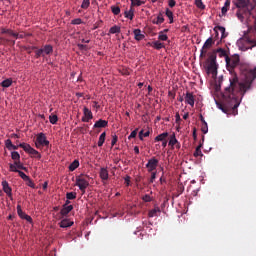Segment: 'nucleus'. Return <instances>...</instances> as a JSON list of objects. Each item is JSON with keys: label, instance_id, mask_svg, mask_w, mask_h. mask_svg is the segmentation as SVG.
<instances>
[{"label": "nucleus", "instance_id": "nucleus-31", "mask_svg": "<svg viewBox=\"0 0 256 256\" xmlns=\"http://www.w3.org/2000/svg\"><path fill=\"white\" fill-rule=\"evenodd\" d=\"M105 139H106V132H102V134L99 137L98 147H102L104 145Z\"/></svg>", "mask_w": 256, "mask_h": 256}, {"label": "nucleus", "instance_id": "nucleus-5", "mask_svg": "<svg viewBox=\"0 0 256 256\" xmlns=\"http://www.w3.org/2000/svg\"><path fill=\"white\" fill-rule=\"evenodd\" d=\"M18 147L23 148V150L26 151V153H28L31 156H34L35 158H42V154H40L38 150H35V148H33V146H31L29 143H20Z\"/></svg>", "mask_w": 256, "mask_h": 256}, {"label": "nucleus", "instance_id": "nucleus-38", "mask_svg": "<svg viewBox=\"0 0 256 256\" xmlns=\"http://www.w3.org/2000/svg\"><path fill=\"white\" fill-rule=\"evenodd\" d=\"M110 33H121V27L118 25H114L113 27L110 28L109 30Z\"/></svg>", "mask_w": 256, "mask_h": 256}, {"label": "nucleus", "instance_id": "nucleus-22", "mask_svg": "<svg viewBox=\"0 0 256 256\" xmlns=\"http://www.w3.org/2000/svg\"><path fill=\"white\" fill-rule=\"evenodd\" d=\"M231 0H226L223 8H221L222 16H226L228 9L230 8Z\"/></svg>", "mask_w": 256, "mask_h": 256}, {"label": "nucleus", "instance_id": "nucleus-14", "mask_svg": "<svg viewBox=\"0 0 256 256\" xmlns=\"http://www.w3.org/2000/svg\"><path fill=\"white\" fill-rule=\"evenodd\" d=\"M73 209H74V206H67L66 204H64V206L60 210V214L62 215V217H65L69 215V212L73 211Z\"/></svg>", "mask_w": 256, "mask_h": 256}, {"label": "nucleus", "instance_id": "nucleus-20", "mask_svg": "<svg viewBox=\"0 0 256 256\" xmlns=\"http://www.w3.org/2000/svg\"><path fill=\"white\" fill-rule=\"evenodd\" d=\"M134 13H135V10L131 4L130 9L124 12V16L127 17V19H130V21H133Z\"/></svg>", "mask_w": 256, "mask_h": 256}, {"label": "nucleus", "instance_id": "nucleus-63", "mask_svg": "<svg viewBox=\"0 0 256 256\" xmlns=\"http://www.w3.org/2000/svg\"><path fill=\"white\" fill-rule=\"evenodd\" d=\"M93 107L96 108V110H99V108H101V106L99 105V103L96 102V101L93 102Z\"/></svg>", "mask_w": 256, "mask_h": 256}, {"label": "nucleus", "instance_id": "nucleus-59", "mask_svg": "<svg viewBox=\"0 0 256 256\" xmlns=\"http://www.w3.org/2000/svg\"><path fill=\"white\" fill-rule=\"evenodd\" d=\"M10 171L11 172H18L17 166L14 162V164H10Z\"/></svg>", "mask_w": 256, "mask_h": 256}, {"label": "nucleus", "instance_id": "nucleus-52", "mask_svg": "<svg viewBox=\"0 0 256 256\" xmlns=\"http://www.w3.org/2000/svg\"><path fill=\"white\" fill-rule=\"evenodd\" d=\"M78 48L81 51H87V49H89V46H87V44H78Z\"/></svg>", "mask_w": 256, "mask_h": 256}, {"label": "nucleus", "instance_id": "nucleus-23", "mask_svg": "<svg viewBox=\"0 0 256 256\" xmlns=\"http://www.w3.org/2000/svg\"><path fill=\"white\" fill-rule=\"evenodd\" d=\"M148 45H151L154 49H162L165 48L164 43H161V41H152V43H148Z\"/></svg>", "mask_w": 256, "mask_h": 256}, {"label": "nucleus", "instance_id": "nucleus-60", "mask_svg": "<svg viewBox=\"0 0 256 256\" xmlns=\"http://www.w3.org/2000/svg\"><path fill=\"white\" fill-rule=\"evenodd\" d=\"M219 28H217L216 30H214V32H215V36H214V38H213V41H214V43H215V41L219 38Z\"/></svg>", "mask_w": 256, "mask_h": 256}, {"label": "nucleus", "instance_id": "nucleus-29", "mask_svg": "<svg viewBox=\"0 0 256 256\" xmlns=\"http://www.w3.org/2000/svg\"><path fill=\"white\" fill-rule=\"evenodd\" d=\"M215 52L219 53L220 57H225V61H227L228 54H227V51H225V49L218 48V49H216Z\"/></svg>", "mask_w": 256, "mask_h": 256}, {"label": "nucleus", "instance_id": "nucleus-7", "mask_svg": "<svg viewBox=\"0 0 256 256\" xmlns=\"http://www.w3.org/2000/svg\"><path fill=\"white\" fill-rule=\"evenodd\" d=\"M50 142L47 140L46 135L43 132H40L36 137L35 147L41 148V147H49Z\"/></svg>", "mask_w": 256, "mask_h": 256}, {"label": "nucleus", "instance_id": "nucleus-4", "mask_svg": "<svg viewBox=\"0 0 256 256\" xmlns=\"http://www.w3.org/2000/svg\"><path fill=\"white\" fill-rule=\"evenodd\" d=\"M32 49H36L35 51V57L36 59H39L40 57H44L45 54L49 56L50 54L53 53V46L52 44H45L43 48L38 49L37 46H32Z\"/></svg>", "mask_w": 256, "mask_h": 256}, {"label": "nucleus", "instance_id": "nucleus-39", "mask_svg": "<svg viewBox=\"0 0 256 256\" xmlns=\"http://www.w3.org/2000/svg\"><path fill=\"white\" fill-rule=\"evenodd\" d=\"M111 11L116 16L121 13V8L119 6H111Z\"/></svg>", "mask_w": 256, "mask_h": 256}, {"label": "nucleus", "instance_id": "nucleus-32", "mask_svg": "<svg viewBox=\"0 0 256 256\" xmlns=\"http://www.w3.org/2000/svg\"><path fill=\"white\" fill-rule=\"evenodd\" d=\"M11 158L14 160V163H17V161L21 159L20 153H18V151H12Z\"/></svg>", "mask_w": 256, "mask_h": 256}, {"label": "nucleus", "instance_id": "nucleus-13", "mask_svg": "<svg viewBox=\"0 0 256 256\" xmlns=\"http://www.w3.org/2000/svg\"><path fill=\"white\" fill-rule=\"evenodd\" d=\"M185 102H186V104L191 105V107H194V105H195V96H193L192 92H186Z\"/></svg>", "mask_w": 256, "mask_h": 256}, {"label": "nucleus", "instance_id": "nucleus-49", "mask_svg": "<svg viewBox=\"0 0 256 256\" xmlns=\"http://www.w3.org/2000/svg\"><path fill=\"white\" fill-rule=\"evenodd\" d=\"M201 131L203 132V134H207V132H208V123H206V121L202 124Z\"/></svg>", "mask_w": 256, "mask_h": 256}, {"label": "nucleus", "instance_id": "nucleus-43", "mask_svg": "<svg viewBox=\"0 0 256 256\" xmlns=\"http://www.w3.org/2000/svg\"><path fill=\"white\" fill-rule=\"evenodd\" d=\"M90 5H91V1L90 0H83L82 4H81V8L82 9H87V8H89Z\"/></svg>", "mask_w": 256, "mask_h": 256}, {"label": "nucleus", "instance_id": "nucleus-46", "mask_svg": "<svg viewBox=\"0 0 256 256\" xmlns=\"http://www.w3.org/2000/svg\"><path fill=\"white\" fill-rule=\"evenodd\" d=\"M17 173L20 175V178L25 180V182H27L28 179V175L25 174V172H23V170H17Z\"/></svg>", "mask_w": 256, "mask_h": 256}, {"label": "nucleus", "instance_id": "nucleus-64", "mask_svg": "<svg viewBox=\"0 0 256 256\" xmlns=\"http://www.w3.org/2000/svg\"><path fill=\"white\" fill-rule=\"evenodd\" d=\"M9 40H7L6 38H3L2 36H0V45H3L5 42H8Z\"/></svg>", "mask_w": 256, "mask_h": 256}, {"label": "nucleus", "instance_id": "nucleus-2", "mask_svg": "<svg viewBox=\"0 0 256 256\" xmlns=\"http://www.w3.org/2000/svg\"><path fill=\"white\" fill-rule=\"evenodd\" d=\"M234 5L238 9L236 12V16L240 21H244V19H249L252 15V11L255 8V4H253L250 0H234Z\"/></svg>", "mask_w": 256, "mask_h": 256}, {"label": "nucleus", "instance_id": "nucleus-42", "mask_svg": "<svg viewBox=\"0 0 256 256\" xmlns=\"http://www.w3.org/2000/svg\"><path fill=\"white\" fill-rule=\"evenodd\" d=\"M149 136H150V132L149 131H146V132L140 131L139 132V139L140 140H144V137H149Z\"/></svg>", "mask_w": 256, "mask_h": 256}, {"label": "nucleus", "instance_id": "nucleus-27", "mask_svg": "<svg viewBox=\"0 0 256 256\" xmlns=\"http://www.w3.org/2000/svg\"><path fill=\"white\" fill-rule=\"evenodd\" d=\"M202 147H203V143H200L198 146H196V150L194 151L195 158H198V156H203V153L201 151Z\"/></svg>", "mask_w": 256, "mask_h": 256}, {"label": "nucleus", "instance_id": "nucleus-36", "mask_svg": "<svg viewBox=\"0 0 256 256\" xmlns=\"http://www.w3.org/2000/svg\"><path fill=\"white\" fill-rule=\"evenodd\" d=\"M194 4L199 9H205L206 8L205 4L203 3V0H194Z\"/></svg>", "mask_w": 256, "mask_h": 256}, {"label": "nucleus", "instance_id": "nucleus-47", "mask_svg": "<svg viewBox=\"0 0 256 256\" xmlns=\"http://www.w3.org/2000/svg\"><path fill=\"white\" fill-rule=\"evenodd\" d=\"M142 200H143L145 203H151L152 198H151L150 194H145V195L142 197Z\"/></svg>", "mask_w": 256, "mask_h": 256}, {"label": "nucleus", "instance_id": "nucleus-58", "mask_svg": "<svg viewBox=\"0 0 256 256\" xmlns=\"http://www.w3.org/2000/svg\"><path fill=\"white\" fill-rule=\"evenodd\" d=\"M6 33H8V35H10L11 37H15L16 35V32H13L11 28H6Z\"/></svg>", "mask_w": 256, "mask_h": 256}, {"label": "nucleus", "instance_id": "nucleus-30", "mask_svg": "<svg viewBox=\"0 0 256 256\" xmlns=\"http://www.w3.org/2000/svg\"><path fill=\"white\" fill-rule=\"evenodd\" d=\"M15 166H16V169H18V171H20V169L22 171H27V167L23 166V163L20 161V159H18L16 162H15Z\"/></svg>", "mask_w": 256, "mask_h": 256}, {"label": "nucleus", "instance_id": "nucleus-45", "mask_svg": "<svg viewBox=\"0 0 256 256\" xmlns=\"http://www.w3.org/2000/svg\"><path fill=\"white\" fill-rule=\"evenodd\" d=\"M49 120L51 124H57V121L59 120L57 115H50Z\"/></svg>", "mask_w": 256, "mask_h": 256}, {"label": "nucleus", "instance_id": "nucleus-33", "mask_svg": "<svg viewBox=\"0 0 256 256\" xmlns=\"http://www.w3.org/2000/svg\"><path fill=\"white\" fill-rule=\"evenodd\" d=\"M20 219H24V220H26L29 223H33V218L30 217V215H28L25 212H23V210H22V215H21Z\"/></svg>", "mask_w": 256, "mask_h": 256}, {"label": "nucleus", "instance_id": "nucleus-37", "mask_svg": "<svg viewBox=\"0 0 256 256\" xmlns=\"http://www.w3.org/2000/svg\"><path fill=\"white\" fill-rule=\"evenodd\" d=\"M158 40H161V41H168V35L164 34V30H162L161 32H159Z\"/></svg>", "mask_w": 256, "mask_h": 256}, {"label": "nucleus", "instance_id": "nucleus-50", "mask_svg": "<svg viewBox=\"0 0 256 256\" xmlns=\"http://www.w3.org/2000/svg\"><path fill=\"white\" fill-rule=\"evenodd\" d=\"M5 145H6V148H8V150H12L13 143H12L11 139H7L5 141Z\"/></svg>", "mask_w": 256, "mask_h": 256}, {"label": "nucleus", "instance_id": "nucleus-6", "mask_svg": "<svg viewBox=\"0 0 256 256\" xmlns=\"http://www.w3.org/2000/svg\"><path fill=\"white\" fill-rule=\"evenodd\" d=\"M76 186L85 193L86 189L89 187V180L84 177V174H80L76 177Z\"/></svg>", "mask_w": 256, "mask_h": 256}, {"label": "nucleus", "instance_id": "nucleus-56", "mask_svg": "<svg viewBox=\"0 0 256 256\" xmlns=\"http://www.w3.org/2000/svg\"><path fill=\"white\" fill-rule=\"evenodd\" d=\"M124 180H125L126 186L129 187V185L131 184V177H130V175H126Z\"/></svg>", "mask_w": 256, "mask_h": 256}, {"label": "nucleus", "instance_id": "nucleus-3", "mask_svg": "<svg viewBox=\"0 0 256 256\" xmlns=\"http://www.w3.org/2000/svg\"><path fill=\"white\" fill-rule=\"evenodd\" d=\"M208 65H207V72L212 73L213 75L217 74V54L216 51L211 52L208 57Z\"/></svg>", "mask_w": 256, "mask_h": 256}, {"label": "nucleus", "instance_id": "nucleus-34", "mask_svg": "<svg viewBox=\"0 0 256 256\" xmlns=\"http://www.w3.org/2000/svg\"><path fill=\"white\" fill-rule=\"evenodd\" d=\"M161 210L159 209V207H156L155 209L149 210V217L153 218L156 217L158 212H160Z\"/></svg>", "mask_w": 256, "mask_h": 256}, {"label": "nucleus", "instance_id": "nucleus-54", "mask_svg": "<svg viewBox=\"0 0 256 256\" xmlns=\"http://www.w3.org/2000/svg\"><path fill=\"white\" fill-rule=\"evenodd\" d=\"M16 210H17V214L19 215V217L21 219L23 210H22V207L20 206V204H18V206L16 207Z\"/></svg>", "mask_w": 256, "mask_h": 256}, {"label": "nucleus", "instance_id": "nucleus-51", "mask_svg": "<svg viewBox=\"0 0 256 256\" xmlns=\"http://www.w3.org/2000/svg\"><path fill=\"white\" fill-rule=\"evenodd\" d=\"M137 132H138V129H135L134 131H132L128 137L129 140L131 139H135L136 136H137Z\"/></svg>", "mask_w": 256, "mask_h": 256}, {"label": "nucleus", "instance_id": "nucleus-17", "mask_svg": "<svg viewBox=\"0 0 256 256\" xmlns=\"http://www.w3.org/2000/svg\"><path fill=\"white\" fill-rule=\"evenodd\" d=\"M217 29L221 33V41L224 40V38L228 37V33L226 32L225 27H222L221 25H216V27H214V30H217Z\"/></svg>", "mask_w": 256, "mask_h": 256}, {"label": "nucleus", "instance_id": "nucleus-48", "mask_svg": "<svg viewBox=\"0 0 256 256\" xmlns=\"http://www.w3.org/2000/svg\"><path fill=\"white\" fill-rule=\"evenodd\" d=\"M156 177H157V171L154 170L151 172V178L149 179V183H153L154 180H156Z\"/></svg>", "mask_w": 256, "mask_h": 256}, {"label": "nucleus", "instance_id": "nucleus-53", "mask_svg": "<svg viewBox=\"0 0 256 256\" xmlns=\"http://www.w3.org/2000/svg\"><path fill=\"white\" fill-rule=\"evenodd\" d=\"M71 24L80 25V24H82V19L81 18L73 19Z\"/></svg>", "mask_w": 256, "mask_h": 256}, {"label": "nucleus", "instance_id": "nucleus-40", "mask_svg": "<svg viewBox=\"0 0 256 256\" xmlns=\"http://www.w3.org/2000/svg\"><path fill=\"white\" fill-rule=\"evenodd\" d=\"M132 7L134 8V6H141L144 5L145 1H141V0H130Z\"/></svg>", "mask_w": 256, "mask_h": 256}, {"label": "nucleus", "instance_id": "nucleus-9", "mask_svg": "<svg viewBox=\"0 0 256 256\" xmlns=\"http://www.w3.org/2000/svg\"><path fill=\"white\" fill-rule=\"evenodd\" d=\"M158 166H159V159H157L155 156L148 159L146 164V168L148 169V172L156 171Z\"/></svg>", "mask_w": 256, "mask_h": 256}, {"label": "nucleus", "instance_id": "nucleus-8", "mask_svg": "<svg viewBox=\"0 0 256 256\" xmlns=\"http://www.w3.org/2000/svg\"><path fill=\"white\" fill-rule=\"evenodd\" d=\"M254 22H255V29L253 30V32L250 33V35L245 36V38L243 39L244 41H246V43H248V45H250V49L256 46V17Z\"/></svg>", "mask_w": 256, "mask_h": 256}, {"label": "nucleus", "instance_id": "nucleus-16", "mask_svg": "<svg viewBox=\"0 0 256 256\" xmlns=\"http://www.w3.org/2000/svg\"><path fill=\"white\" fill-rule=\"evenodd\" d=\"M99 175H100V179H102V180L109 179V171L107 170L106 167H101Z\"/></svg>", "mask_w": 256, "mask_h": 256}, {"label": "nucleus", "instance_id": "nucleus-19", "mask_svg": "<svg viewBox=\"0 0 256 256\" xmlns=\"http://www.w3.org/2000/svg\"><path fill=\"white\" fill-rule=\"evenodd\" d=\"M134 37H135V40L141 41V40H144L145 35H143L140 28H135Z\"/></svg>", "mask_w": 256, "mask_h": 256}, {"label": "nucleus", "instance_id": "nucleus-12", "mask_svg": "<svg viewBox=\"0 0 256 256\" xmlns=\"http://www.w3.org/2000/svg\"><path fill=\"white\" fill-rule=\"evenodd\" d=\"M2 187H3V191H5L6 195H8V197L10 199H13L12 188L9 185V183L7 182V180H3Z\"/></svg>", "mask_w": 256, "mask_h": 256}, {"label": "nucleus", "instance_id": "nucleus-35", "mask_svg": "<svg viewBox=\"0 0 256 256\" xmlns=\"http://www.w3.org/2000/svg\"><path fill=\"white\" fill-rule=\"evenodd\" d=\"M176 143H179L178 140L176 139V135L172 134L169 140V145L171 147H175Z\"/></svg>", "mask_w": 256, "mask_h": 256}, {"label": "nucleus", "instance_id": "nucleus-44", "mask_svg": "<svg viewBox=\"0 0 256 256\" xmlns=\"http://www.w3.org/2000/svg\"><path fill=\"white\" fill-rule=\"evenodd\" d=\"M26 185H28V187H31V188H35V183L33 182V180H31L30 177H28L27 175V178H26Z\"/></svg>", "mask_w": 256, "mask_h": 256}, {"label": "nucleus", "instance_id": "nucleus-28", "mask_svg": "<svg viewBox=\"0 0 256 256\" xmlns=\"http://www.w3.org/2000/svg\"><path fill=\"white\" fill-rule=\"evenodd\" d=\"M166 16L169 19V23L173 24V22H174V14H173V11H171V9L166 8Z\"/></svg>", "mask_w": 256, "mask_h": 256}, {"label": "nucleus", "instance_id": "nucleus-15", "mask_svg": "<svg viewBox=\"0 0 256 256\" xmlns=\"http://www.w3.org/2000/svg\"><path fill=\"white\" fill-rule=\"evenodd\" d=\"M109 122L106 119H99L95 122L94 128H107Z\"/></svg>", "mask_w": 256, "mask_h": 256}, {"label": "nucleus", "instance_id": "nucleus-24", "mask_svg": "<svg viewBox=\"0 0 256 256\" xmlns=\"http://www.w3.org/2000/svg\"><path fill=\"white\" fill-rule=\"evenodd\" d=\"M168 136H169L168 132H162V134H159L155 137V142L163 143L164 139H167Z\"/></svg>", "mask_w": 256, "mask_h": 256}, {"label": "nucleus", "instance_id": "nucleus-18", "mask_svg": "<svg viewBox=\"0 0 256 256\" xmlns=\"http://www.w3.org/2000/svg\"><path fill=\"white\" fill-rule=\"evenodd\" d=\"M164 21H165V19H164L163 12H159L156 19L152 20V23L156 24V25H161V24H163Z\"/></svg>", "mask_w": 256, "mask_h": 256}, {"label": "nucleus", "instance_id": "nucleus-25", "mask_svg": "<svg viewBox=\"0 0 256 256\" xmlns=\"http://www.w3.org/2000/svg\"><path fill=\"white\" fill-rule=\"evenodd\" d=\"M13 85V80L12 78H7L6 80H3L1 82L2 88H10V86Z\"/></svg>", "mask_w": 256, "mask_h": 256}, {"label": "nucleus", "instance_id": "nucleus-57", "mask_svg": "<svg viewBox=\"0 0 256 256\" xmlns=\"http://www.w3.org/2000/svg\"><path fill=\"white\" fill-rule=\"evenodd\" d=\"M27 37V33H15V38H25Z\"/></svg>", "mask_w": 256, "mask_h": 256}, {"label": "nucleus", "instance_id": "nucleus-1", "mask_svg": "<svg viewBox=\"0 0 256 256\" xmlns=\"http://www.w3.org/2000/svg\"><path fill=\"white\" fill-rule=\"evenodd\" d=\"M240 63V56L234 54V56H226V67L231 73L229 78L230 85L227 86L223 92V103L216 101V105L222 112L227 113L228 110L232 109L233 112L237 110L240 105L238 100V94L245 96L248 89L251 88L253 81L256 79V67L255 68H246L242 73L245 77V83H242L237 73L234 70L238 67Z\"/></svg>", "mask_w": 256, "mask_h": 256}, {"label": "nucleus", "instance_id": "nucleus-21", "mask_svg": "<svg viewBox=\"0 0 256 256\" xmlns=\"http://www.w3.org/2000/svg\"><path fill=\"white\" fill-rule=\"evenodd\" d=\"M72 225H74V222H70V220H68V218H64V220H62L60 222V227L61 228L72 227Z\"/></svg>", "mask_w": 256, "mask_h": 256}, {"label": "nucleus", "instance_id": "nucleus-55", "mask_svg": "<svg viewBox=\"0 0 256 256\" xmlns=\"http://www.w3.org/2000/svg\"><path fill=\"white\" fill-rule=\"evenodd\" d=\"M117 142H118L117 135H113L112 136V141H111V146L114 147V145H116Z\"/></svg>", "mask_w": 256, "mask_h": 256}, {"label": "nucleus", "instance_id": "nucleus-61", "mask_svg": "<svg viewBox=\"0 0 256 256\" xmlns=\"http://www.w3.org/2000/svg\"><path fill=\"white\" fill-rule=\"evenodd\" d=\"M169 6L170 8H174V6H176V1L175 0H169Z\"/></svg>", "mask_w": 256, "mask_h": 256}, {"label": "nucleus", "instance_id": "nucleus-41", "mask_svg": "<svg viewBox=\"0 0 256 256\" xmlns=\"http://www.w3.org/2000/svg\"><path fill=\"white\" fill-rule=\"evenodd\" d=\"M66 198L69 199V201L71 199H76L77 198V193H75L74 191H71V192L66 194Z\"/></svg>", "mask_w": 256, "mask_h": 256}, {"label": "nucleus", "instance_id": "nucleus-26", "mask_svg": "<svg viewBox=\"0 0 256 256\" xmlns=\"http://www.w3.org/2000/svg\"><path fill=\"white\" fill-rule=\"evenodd\" d=\"M79 166H80V162L78 161V159H75L73 162H71V164L69 166V171L73 172Z\"/></svg>", "mask_w": 256, "mask_h": 256}, {"label": "nucleus", "instance_id": "nucleus-10", "mask_svg": "<svg viewBox=\"0 0 256 256\" xmlns=\"http://www.w3.org/2000/svg\"><path fill=\"white\" fill-rule=\"evenodd\" d=\"M214 44H215V41L213 40V37L210 36V38H208L203 44V48L201 49V52H200V57H205L207 54V49H210L211 46H213Z\"/></svg>", "mask_w": 256, "mask_h": 256}, {"label": "nucleus", "instance_id": "nucleus-11", "mask_svg": "<svg viewBox=\"0 0 256 256\" xmlns=\"http://www.w3.org/2000/svg\"><path fill=\"white\" fill-rule=\"evenodd\" d=\"M83 112H84V116L82 117V121L84 123H89L90 120H93L94 116L92 111L89 108L84 107Z\"/></svg>", "mask_w": 256, "mask_h": 256}, {"label": "nucleus", "instance_id": "nucleus-62", "mask_svg": "<svg viewBox=\"0 0 256 256\" xmlns=\"http://www.w3.org/2000/svg\"><path fill=\"white\" fill-rule=\"evenodd\" d=\"M175 118H176V123L179 124L181 122V116L179 115V113H176Z\"/></svg>", "mask_w": 256, "mask_h": 256}]
</instances>
